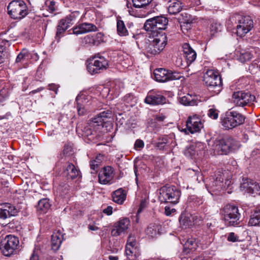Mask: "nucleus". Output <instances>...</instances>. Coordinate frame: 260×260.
Wrapping results in <instances>:
<instances>
[{"instance_id": "obj_1", "label": "nucleus", "mask_w": 260, "mask_h": 260, "mask_svg": "<svg viewBox=\"0 0 260 260\" xmlns=\"http://www.w3.org/2000/svg\"><path fill=\"white\" fill-rule=\"evenodd\" d=\"M238 147V142L230 137L217 138L212 145L214 153L217 155H226Z\"/></svg>"}, {"instance_id": "obj_2", "label": "nucleus", "mask_w": 260, "mask_h": 260, "mask_svg": "<svg viewBox=\"0 0 260 260\" xmlns=\"http://www.w3.org/2000/svg\"><path fill=\"white\" fill-rule=\"evenodd\" d=\"M231 182V177L228 171H219L214 176L210 177L209 182L206 184V187L209 192L215 191L227 188Z\"/></svg>"}, {"instance_id": "obj_3", "label": "nucleus", "mask_w": 260, "mask_h": 260, "mask_svg": "<svg viewBox=\"0 0 260 260\" xmlns=\"http://www.w3.org/2000/svg\"><path fill=\"white\" fill-rule=\"evenodd\" d=\"M231 22L233 25L237 24V35L242 37L248 33L253 27V20L249 16H244L239 14L232 15L228 22Z\"/></svg>"}, {"instance_id": "obj_4", "label": "nucleus", "mask_w": 260, "mask_h": 260, "mask_svg": "<svg viewBox=\"0 0 260 260\" xmlns=\"http://www.w3.org/2000/svg\"><path fill=\"white\" fill-rule=\"evenodd\" d=\"M168 21V18L163 16L154 17L146 21L144 28L147 31H150L152 36L165 34L162 31L166 29Z\"/></svg>"}, {"instance_id": "obj_5", "label": "nucleus", "mask_w": 260, "mask_h": 260, "mask_svg": "<svg viewBox=\"0 0 260 260\" xmlns=\"http://www.w3.org/2000/svg\"><path fill=\"white\" fill-rule=\"evenodd\" d=\"M221 214L225 223L229 226H236L240 222L241 214L238 207L232 204H227L221 209Z\"/></svg>"}, {"instance_id": "obj_6", "label": "nucleus", "mask_w": 260, "mask_h": 260, "mask_svg": "<svg viewBox=\"0 0 260 260\" xmlns=\"http://www.w3.org/2000/svg\"><path fill=\"white\" fill-rule=\"evenodd\" d=\"M204 84L208 89L215 94H218L222 89V82L219 73L213 70H209L203 76Z\"/></svg>"}, {"instance_id": "obj_7", "label": "nucleus", "mask_w": 260, "mask_h": 260, "mask_svg": "<svg viewBox=\"0 0 260 260\" xmlns=\"http://www.w3.org/2000/svg\"><path fill=\"white\" fill-rule=\"evenodd\" d=\"M245 117L236 111L226 112L221 117V124L225 129H231L243 124Z\"/></svg>"}, {"instance_id": "obj_8", "label": "nucleus", "mask_w": 260, "mask_h": 260, "mask_svg": "<svg viewBox=\"0 0 260 260\" xmlns=\"http://www.w3.org/2000/svg\"><path fill=\"white\" fill-rule=\"evenodd\" d=\"M8 13L14 19L20 20L28 14V8L22 0H13L7 7Z\"/></svg>"}, {"instance_id": "obj_9", "label": "nucleus", "mask_w": 260, "mask_h": 260, "mask_svg": "<svg viewBox=\"0 0 260 260\" xmlns=\"http://www.w3.org/2000/svg\"><path fill=\"white\" fill-rule=\"evenodd\" d=\"M181 192L175 186L165 185L159 189L158 199L161 202L176 204L179 202Z\"/></svg>"}, {"instance_id": "obj_10", "label": "nucleus", "mask_w": 260, "mask_h": 260, "mask_svg": "<svg viewBox=\"0 0 260 260\" xmlns=\"http://www.w3.org/2000/svg\"><path fill=\"white\" fill-rule=\"evenodd\" d=\"M153 40L146 48L148 54L155 55L159 54L165 48L167 43V37L166 34H160L152 36Z\"/></svg>"}, {"instance_id": "obj_11", "label": "nucleus", "mask_w": 260, "mask_h": 260, "mask_svg": "<svg viewBox=\"0 0 260 260\" xmlns=\"http://www.w3.org/2000/svg\"><path fill=\"white\" fill-rule=\"evenodd\" d=\"M19 244V241L17 237L12 235H7L1 241V251L4 255L10 256L16 253Z\"/></svg>"}, {"instance_id": "obj_12", "label": "nucleus", "mask_w": 260, "mask_h": 260, "mask_svg": "<svg viewBox=\"0 0 260 260\" xmlns=\"http://www.w3.org/2000/svg\"><path fill=\"white\" fill-rule=\"evenodd\" d=\"M112 113L110 111H105L101 112L98 116L92 119V121L87 123L84 127L83 132L86 136H89L93 134V130L96 126H103L107 118L111 117Z\"/></svg>"}, {"instance_id": "obj_13", "label": "nucleus", "mask_w": 260, "mask_h": 260, "mask_svg": "<svg viewBox=\"0 0 260 260\" xmlns=\"http://www.w3.org/2000/svg\"><path fill=\"white\" fill-rule=\"evenodd\" d=\"M108 67V60L103 56L97 54L87 65V70L91 74L101 73Z\"/></svg>"}, {"instance_id": "obj_14", "label": "nucleus", "mask_w": 260, "mask_h": 260, "mask_svg": "<svg viewBox=\"0 0 260 260\" xmlns=\"http://www.w3.org/2000/svg\"><path fill=\"white\" fill-rule=\"evenodd\" d=\"M155 79L160 82H165L169 80H178L182 77L179 73L173 72L165 69H156L154 71Z\"/></svg>"}, {"instance_id": "obj_15", "label": "nucleus", "mask_w": 260, "mask_h": 260, "mask_svg": "<svg viewBox=\"0 0 260 260\" xmlns=\"http://www.w3.org/2000/svg\"><path fill=\"white\" fill-rule=\"evenodd\" d=\"M75 17L71 14L60 19L56 27L55 39L58 42L65 31L74 24Z\"/></svg>"}, {"instance_id": "obj_16", "label": "nucleus", "mask_w": 260, "mask_h": 260, "mask_svg": "<svg viewBox=\"0 0 260 260\" xmlns=\"http://www.w3.org/2000/svg\"><path fill=\"white\" fill-rule=\"evenodd\" d=\"M203 127L201 119L197 115L190 116L186 121L185 132L187 134H193L199 132Z\"/></svg>"}, {"instance_id": "obj_17", "label": "nucleus", "mask_w": 260, "mask_h": 260, "mask_svg": "<svg viewBox=\"0 0 260 260\" xmlns=\"http://www.w3.org/2000/svg\"><path fill=\"white\" fill-rule=\"evenodd\" d=\"M254 96L249 92L238 91L234 92L232 96L233 103L237 106L244 107L253 101Z\"/></svg>"}, {"instance_id": "obj_18", "label": "nucleus", "mask_w": 260, "mask_h": 260, "mask_svg": "<svg viewBox=\"0 0 260 260\" xmlns=\"http://www.w3.org/2000/svg\"><path fill=\"white\" fill-rule=\"evenodd\" d=\"M130 226V220L128 218L120 219L114 223L111 231V235L114 237H117L126 232Z\"/></svg>"}, {"instance_id": "obj_19", "label": "nucleus", "mask_w": 260, "mask_h": 260, "mask_svg": "<svg viewBox=\"0 0 260 260\" xmlns=\"http://www.w3.org/2000/svg\"><path fill=\"white\" fill-rule=\"evenodd\" d=\"M18 210L9 203L0 204V218L6 219L17 215Z\"/></svg>"}, {"instance_id": "obj_20", "label": "nucleus", "mask_w": 260, "mask_h": 260, "mask_svg": "<svg viewBox=\"0 0 260 260\" xmlns=\"http://www.w3.org/2000/svg\"><path fill=\"white\" fill-rule=\"evenodd\" d=\"M73 34L79 35L89 32L96 31L98 28L94 24L90 23L84 22L76 25L73 28Z\"/></svg>"}, {"instance_id": "obj_21", "label": "nucleus", "mask_w": 260, "mask_h": 260, "mask_svg": "<svg viewBox=\"0 0 260 260\" xmlns=\"http://www.w3.org/2000/svg\"><path fill=\"white\" fill-rule=\"evenodd\" d=\"M243 182L241 184V188L253 194H260V187L258 183L253 180H248V179H243Z\"/></svg>"}, {"instance_id": "obj_22", "label": "nucleus", "mask_w": 260, "mask_h": 260, "mask_svg": "<svg viewBox=\"0 0 260 260\" xmlns=\"http://www.w3.org/2000/svg\"><path fill=\"white\" fill-rule=\"evenodd\" d=\"M114 169L110 166L104 167L99 174V180L101 184L109 183L114 177Z\"/></svg>"}, {"instance_id": "obj_23", "label": "nucleus", "mask_w": 260, "mask_h": 260, "mask_svg": "<svg viewBox=\"0 0 260 260\" xmlns=\"http://www.w3.org/2000/svg\"><path fill=\"white\" fill-rule=\"evenodd\" d=\"M197 219V216L188 213H182L179 217V223L182 229H186L191 228Z\"/></svg>"}, {"instance_id": "obj_24", "label": "nucleus", "mask_w": 260, "mask_h": 260, "mask_svg": "<svg viewBox=\"0 0 260 260\" xmlns=\"http://www.w3.org/2000/svg\"><path fill=\"white\" fill-rule=\"evenodd\" d=\"M145 102L150 105H159L166 103V98L153 91H149L145 99Z\"/></svg>"}, {"instance_id": "obj_25", "label": "nucleus", "mask_w": 260, "mask_h": 260, "mask_svg": "<svg viewBox=\"0 0 260 260\" xmlns=\"http://www.w3.org/2000/svg\"><path fill=\"white\" fill-rule=\"evenodd\" d=\"M182 49L184 57L186 59L187 64L189 65L196 59L197 53L188 43H184L183 45Z\"/></svg>"}, {"instance_id": "obj_26", "label": "nucleus", "mask_w": 260, "mask_h": 260, "mask_svg": "<svg viewBox=\"0 0 260 260\" xmlns=\"http://www.w3.org/2000/svg\"><path fill=\"white\" fill-rule=\"evenodd\" d=\"M63 240V235L59 231L53 232L51 236L52 249L56 251L59 248Z\"/></svg>"}, {"instance_id": "obj_27", "label": "nucleus", "mask_w": 260, "mask_h": 260, "mask_svg": "<svg viewBox=\"0 0 260 260\" xmlns=\"http://www.w3.org/2000/svg\"><path fill=\"white\" fill-rule=\"evenodd\" d=\"M182 9V3L179 0H170L168 2V10L170 14H176Z\"/></svg>"}, {"instance_id": "obj_28", "label": "nucleus", "mask_w": 260, "mask_h": 260, "mask_svg": "<svg viewBox=\"0 0 260 260\" xmlns=\"http://www.w3.org/2000/svg\"><path fill=\"white\" fill-rule=\"evenodd\" d=\"M64 174L68 179H74L80 176V171L72 164H68L66 170L64 171Z\"/></svg>"}, {"instance_id": "obj_29", "label": "nucleus", "mask_w": 260, "mask_h": 260, "mask_svg": "<svg viewBox=\"0 0 260 260\" xmlns=\"http://www.w3.org/2000/svg\"><path fill=\"white\" fill-rule=\"evenodd\" d=\"M126 196L125 191L121 188H119L113 192L112 194L113 201L118 204H122L125 200Z\"/></svg>"}, {"instance_id": "obj_30", "label": "nucleus", "mask_w": 260, "mask_h": 260, "mask_svg": "<svg viewBox=\"0 0 260 260\" xmlns=\"http://www.w3.org/2000/svg\"><path fill=\"white\" fill-rule=\"evenodd\" d=\"M161 226L159 224L156 223H150L146 229L145 232L146 235L149 238L155 237L159 234V231Z\"/></svg>"}, {"instance_id": "obj_31", "label": "nucleus", "mask_w": 260, "mask_h": 260, "mask_svg": "<svg viewBox=\"0 0 260 260\" xmlns=\"http://www.w3.org/2000/svg\"><path fill=\"white\" fill-rule=\"evenodd\" d=\"M197 247L196 240L193 238H189L184 245L183 252L185 254H188L191 251H194Z\"/></svg>"}, {"instance_id": "obj_32", "label": "nucleus", "mask_w": 260, "mask_h": 260, "mask_svg": "<svg viewBox=\"0 0 260 260\" xmlns=\"http://www.w3.org/2000/svg\"><path fill=\"white\" fill-rule=\"evenodd\" d=\"M50 206L51 205L47 199H43L39 201L37 209L40 214H44L49 209Z\"/></svg>"}, {"instance_id": "obj_33", "label": "nucleus", "mask_w": 260, "mask_h": 260, "mask_svg": "<svg viewBox=\"0 0 260 260\" xmlns=\"http://www.w3.org/2000/svg\"><path fill=\"white\" fill-rule=\"evenodd\" d=\"M76 100L77 104V108L78 114L80 115H83L86 112L84 107L83 106V105L86 102L85 96L83 95H78Z\"/></svg>"}, {"instance_id": "obj_34", "label": "nucleus", "mask_w": 260, "mask_h": 260, "mask_svg": "<svg viewBox=\"0 0 260 260\" xmlns=\"http://www.w3.org/2000/svg\"><path fill=\"white\" fill-rule=\"evenodd\" d=\"M260 223V208L256 209L251 216L248 224L251 226H257Z\"/></svg>"}, {"instance_id": "obj_35", "label": "nucleus", "mask_w": 260, "mask_h": 260, "mask_svg": "<svg viewBox=\"0 0 260 260\" xmlns=\"http://www.w3.org/2000/svg\"><path fill=\"white\" fill-rule=\"evenodd\" d=\"M179 102L185 106H194L197 102L190 94H187L180 98Z\"/></svg>"}, {"instance_id": "obj_36", "label": "nucleus", "mask_w": 260, "mask_h": 260, "mask_svg": "<svg viewBox=\"0 0 260 260\" xmlns=\"http://www.w3.org/2000/svg\"><path fill=\"white\" fill-rule=\"evenodd\" d=\"M255 53L254 50L244 51L241 52L239 56V60L242 62L250 60L253 56Z\"/></svg>"}, {"instance_id": "obj_37", "label": "nucleus", "mask_w": 260, "mask_h": 260, "mask_svg": "<svg viewBox=\"0 0 260 260\" xmlns=\"http://www.w3.org/2000/svg\"><path fill=\"white\" fill-rule=\"evenodd\" d=\"M117 31L118 34L120 36H126L128 35V30L125 27L123 21L121 20H117Z\"/></svg>"}, {"instance_id": "obj_38", "label": "nucleus", "mask_w": 260, "mask_h": 260, "mask_svg": "<svg viewBox=\"0 0 260 260\" xmlns=\"http://www.w3.org/2000/svg\"><path fill=\"white\" fill-rule=\"evenodd\" d=\"M182 17V24L181 25V27L182 28L185 24L186 25L187 29L190 28V24L193 22L194 19L192 16L186 13H183L181 14Z\"/></svg>"}, {"instance_id": "obj_39", "label": "nucleus", "mask_w": 260, "mask_h": 260, "mask_svg": "<svg viewBox=\"0 0 260 260\" xmlns=\"http://www.w3.org/2000/svg\"><path fill=\"white\" fill-rule=\"evenodd\" d=\"M221 25L220 23L218 22L217 21L213 20L211 22L210 30L211 35H213L215 33L221 31Z\"/></svg>"}, {"instance_id": "obj_40", "label": "nucleus", "mask_w": 260, "mask_h": 260, "mask_svg": "<svg viewBox=\"0 0 260 260\" xmlns=\"http://www.w3.org/2000/svg\"><path fill=\"white\" fill-rule=\"evenodd\" d=\"M135 248L133 247H130L129 245L125 246V254L129 260H135L136 258V254H134V250Z\"/></svg>"}, {"instance_id": "obj_41", "label": "nucleus", "mask_w": 260, "mask_h": 260, "mask_svg": "<svg viewBox=\"0 0 260 260\" xmlns=\"http://www.w3.org/2000/svg\"><path fill=\"white\" fill-rule=\"evenodd\" d=\"M72 150L73 147L72 144L70 143H67L63 148L61 155H62L63 156L70 155L72 153Z\"/></svg>"}, {"instance_id": "obj_42", "label": "nucleus", "mask_w": 260, "mask_h": 260, "mask_svg": "<svg viewBox=\"0 0 260 260\" xmlns=\"http://www.w3.org/2000/svg\"><path fill=\"white\" fill-rule=\"evenodd\" d=\"M152 0H132L133 5L136 8H142L148 5Z\"/></svg>"}, {"instance_id": "obj_43", "label": "nucleus", "mask_w": 260, "mask_h": 260, "mask_svg": "<svg viewBox=\"0 0 260 260\" xmlns=\"http://www.w3.org/2000/svg\"><path fill=\"white\" fill-rule=\"evenodd\" d=\"M69 185L62 183L59 185L58 190L61 196H64L68 193V190H69Z\"/></svg>"}, {"instance_id": "obj_44", "label": "nucleus", "mask_w": 260, "mask_h": 260, "mask_svg": "<svg viewBox=\"0 0 260 260\" xmlns=\"http://www.w3.org/2000/svg\"><path fill=\"white\" fill-rule=\"evenodd\" d=\"M219 111L213 108L210 109L208 111V115L213 119H216L218 117Z\"/></svg>"}, {"instance_id": "obj_45", "label": "nucleus", "mask_w": 260, "mask_h": 260, "mask_svg": "<svg viewBox=\"0 0 260 260\" xmlns=\"http://www.w3.org/2000/svg\"><path fill=\"white\" fill-rule=\"evenodd\" d=\"M168 140L166 138H163L161 141L158 142L156 145V147L159 150H164L165 148L166 144L168 143Z\"/></svg>"}, {"instance_id": "obj_46", "label": "nucleus", "mask_w": 260, "mask_h": 260, "mask_svg": "<svg viewBox=\"0 0 260 260\" xmlns=\"http://www.w3.org/2000/svg\"><path fill=\"white\" fill-rule=\"evenodd\" d=\"M144 143L140 139H138L136 141L134 145L135 148L136 149H140L144 147Z\"/></svg>"}, {"instance_id": "obj_47", "label": "nucleus", "mask_w": 260, "mask_h": 260, "mask_svg": "<svg viewBox=\"0 0 260 260\" xmlns=\"http://www.w3.org/2000/svg\"><path fill=\"white\" fill-rule=\"evenodd\" d=\"M228 240L230 242H235L238 241V237L236 236L234 233H230L228 237Z\"/></svg>"}, {"instance_id": "obj_48", "label": "nucleus", "mask_w": 260, "mask_h": 260, "mask_svg": "<svg viewBox=\"0 0 260 260\" xmlns=\"http://www.w3.org/2000/svg\"><path fill=\"white\" fill-rule=\"evenodd\" d=\"M100 165V164L95 162V161L93 160H91L90 162V169L94 171L95 172L98 171Z\"/></svg>"}, {"instance_id": "obj_49", "label": "nucleus", "mask_w": 260, "mask_h": 260, "mask_svg": "<svg viewBox=\"0 0 260 260\" xmlns=\"http://www.w3.org/2000/svg\"><path fill=\"white\" fill-rule=\"evenodd\" d=\"M184 154L187 157H192L195 154V151L192 148L190 147L185 150Z\"/></svg>"}, {"instance_id": "obj_50", "label": "nucleus", "mask_w": 260, "mask_h": 260, "mask_svg": "<svg viewBox=\"0 0 260 260\" xmlns=\"http://www.w3.org/2000/svg\"><path fill=\"white\" fill-rule=\"evenodd\" d=\"M147 202L145 200H142L141 202L139 209L137 211V214H139L140 213H141L142 211V210L144 209L145 208V207L147 206Z\"/></svg>"}, {"instance_id": "obj_51", "label": "nucleus", "mask_w": 260, "mask_h": 260, "mask_svg": "<svg viewBox=\"0 0 260 260\" xmlns=\"http://www.w3.org/2000/svg\"><path fill=\"white\" fill-rule=\"evenodd\" d=\"M86 42L90 43L92 45H95V40L93 36H87L84 38Z\"/></svg>"}, {"instance_id": "obj_52", "label": "nucleus", "mask_w": 260, "mask_h": 260, "mask_svg": "<svg viewBox=\"0 0 260 260\" xmlns=\"http://www.w3.org/2000/svg\"><path fill=\"white\" fill-rule=\"evenodd\" d=\"M176 211L175 209L172 208L171 209L170 207L166 206L165 208V214L167 216H170L171 215L172 213H174Z\"/></svg>"}, {"instance_id": "obj_53", "label": "nucleus", "mask_w": 260, "mask_h": 260, "mask_svg": "<svg viewBox=\"0 0 260 260\" xmlns=\"http://www.w3.org/2000/svg\"><path fill=\"white\" fill-rule=\"evenodd\" d=\"M133 95L131 93H128V94H126L123 97V101H125L127 103H129L133 100Z\"/></svg>"}, {"instance_id": "obj_54", "label": "nucleus", "mask_w": 260, "mask_h": 260, "mask_svg": "<svg viewBox=\"0 0 260 260\" xmlns=\"http://www.w3.org/2000/svg\"><path fill=\"white\" fill-rule=\"evenodd\" d=\"M112 210L113 208L111 206H109L103 210V212L108 215H110L113 213Z\"/></svg>"}, {"instance_id": "obj_55", "label": "nucleus", "mask_w": 260, "mask_h": 260, "mask_svg": "<svg viewBox=\"0 0 260 260\" xmlns=\"http://www.w3.org/2000/svg\"><path fill=\"white\" fill-rule=\"evenodd\" d=\"M48 86H49V89L54 91L56 94L57 93V90L59 87L58 85L52 83V84H49L48 85Z\"/></svg>"}, {"instance_id": "obj_56", "label": "nucleus", "mask_w": 260, "mask_h": 260, "mask_svg": "<svg viewBox=\"0 0 260 260\" xmlns=\"http://www.w3.org/2000/svg\"><path fill=\"white\" fill-rule=\"evenodd\" d=\"M25 55L22 53H20L17 55V58L16 59V62H19L22 61L24 59Z\"/></svg>"}, {"instance_id": "obj_57", "label": "nucleus", "mask_w": 260, "mask_h": 260, "mask_svg": "<svg viewBox=\"0 0 260 260\" xmlns=\"http://www.w3.org/2000/svg\"><path fill=\"white\" fill-rule=\"evenodd\" d=\"M55 3L53 1L49 2L48 8H49V10H50L51 12H53L55 10Z\"/></svg>"}, {"instance_id": "obj_58", "label": "nucleus", "mask_w": 260, "mask_h": 260, "mask_svg": "<svg viewBox=\"0 0 260 260\" xmlns=\"http://www.w3.org/2000/svg\"><path fill=\"white\" fill-rule=\"evenodd\" d=\"M103 159V155L101 154H99L96 156L95 158L93 159L95 161V162L101 165Z\"/></svg>"}, {"instance_id": "obj_59", "label": "nucleus", "mask_w": 260, "mask_h": 260, "mask_svg": "<svg viewBox=\"0 0 260 260\" xmlns=\"http://www.w3.org/2000/svg\"><path fill=\"white\" fill-rule=\"evenodd\" d=\"M88 228L89 230L93 231H96L99 229V228L94 224H89L88 225Z\"/></svg>"}, {"instance_id": "obj_60", "label": "nucleus", "mask_w": 260, "mask_h": 260, "mask_svg": "<svg viewBox=\"0 0 260 260\" xmlns=\"http://www.w3.org/2000/svg\"><path fill=\"white\" fill-rule=\"evenodd\" d=\"M5 49H6V47L4 45L0 44V55H1L3 56H5L4 51L5 50Z\"/></svg>"}, {"instance_id": "obj_61", "label": "nucleus", "mask_w": 260, "mask_h": 260, "mask_svg": "<svg viewBox=\"0 0 260 260\" xmlns=\"http://www.w3.org/2000/svg\"><path fill=\"white\" fill-rule=\"evenodd\" d=\"M131 237H129L128 240H127V243L126 245H129V247L132 248V247H133L134 246V245H135V242L131 241Z\"/></svg>"}, {"instance_id": "obj_62", "label": "nucleus", "mask_w": 260, "mask_h": 260, "mask_svg": "<svg viewBox=\"0 0 260 260\" xmlns=\"http://www.w3.org/2000/svg\"><path fill=\"white\" fill-rule=\"evenodd\" d=\"M29 260H39V256L37 254H36L35 253H33L31 254Z\"/></svg>"}, {"instance_id": "obj_63", "label": "nucleus", "mask_w": 260, "mask_h": 260, "mask_svg": "<svg viewBox=\"0 0 260 260\" xmlns=\"http://www.w3.org/2000/svg\"><path fill=\"white\" fill-rule=\"evenodd\" d=\"M166 116L164 115H158L156 117V119L159 121H162L166 119Z\"/></svg>"}, {"instance_id": "obj_64", "label": "nucleus", "mask_w": 260, "mask_h": 260, "mask_svg": "<svg viewBox=\"0 0 260 260\" xmlns=\"http://www.w3.org/2000/svg\"><path fill=\"white\" fill-rule=\"evenodd\" d=\"M109 260H118V257L117 256L110 255L109 256Z\"/></svg>"}]
</instances>
